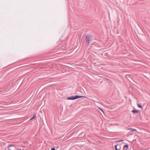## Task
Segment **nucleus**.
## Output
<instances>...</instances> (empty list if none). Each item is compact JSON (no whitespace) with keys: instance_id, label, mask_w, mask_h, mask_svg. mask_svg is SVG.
<instances>
[{"instance_id":"nucleus-1","label":"nucleus","mask_w":150,"mask_h":150,"mask_svg":"<svg viewBox=\"0 0 150 150\" xmlns=\"http://www.w3.org/2000/svg\"><path fill=\"white\" fill-rule=\"evenodd\" d=\"M92 38V36L91 35H87L86 37V42L87 43L88 45L90 42Z\"/></svg>"},{"instance_id":"nucleus-2","label":"nucleus","mask_w":150,"mask_h":150,"mask_svg":"<svg viewBox=\"0 0 150 150\" xmlns=\"http://www.w3.org/2000/svg\"><path fill=\"white\" fill-rule=\"evenodd\" d=\"M11 147H12V150H18V148L17 146H15L13 145H9L8 146V148Z\"/></svg>"},{"instance_id":"nucleus-3","label":"nucleus","mask_w":150,"mask_h":150,"mask_svg":"<svg viewBox=\"0 0 150 150\" xmlns=\"http://www.w3.org/2000/svg\"><path fill=\"white\" fill-rule=\"evenodd\" d=\"M115 150H121V146L119 144H117L115 146Z\"/></svg>"},{"instance_id":"nucleus-4","label":"nucleus","mask_w":150,"mask_h":150,"mask_svg":"<svg viewBox=\"0 0 150 150\" xmlns=\"http://www.w3.org/2000/svg\"><path fill=\"white\" fill-rule=\"evenodd\" d=\"M67 100H75L76 99V98L75 96H72L71 97H69L67 98Z\"/></svg>"},{"instance_id":"nucleus-5","label":"nucleus","mask_w":150,"mask_h":150,"mask_svg":"<svg viewBox=\"0 0 150 150\" xmlns=\"http://www.w3.org/2000/svg\"><path fill=\"white\" fill-rule=\"evenodd\" d=\"M128 149V146L127 145H125L124 146L123 150H127Z\"/></svg>"},{"instance_id":"nucleus-6","label":"nucleus","mask_w":150,"mask_h":150,"mask_svg":"<svg viewBox=\"0 0 150 150\" xmlns=\"http://www.w3.org/2000/svg\"><path fill=\"white\" fill-rule=\"evenodd\" d=\"M132 112L133 113H140V111L137 110H133L132 111Z\"/></svg>"},{"instance_id":"nucleus-7","label":"nucleus","mask_w":150,"mask_h":150,"mask_svg":"<svg viewBox=\"0 0 150 150\" xmlns=\"http://www.w3.org/2000/svg\"><path fill=\"white\" fill-rule=\"evenodd\" d=\"M76 99H77L79 98H81L82 97H85L84 96H79V95H76L75 96Z\"/></svg>"},{"instance_id":"nucleus-8","label":"nucleus","mask_w":150,"mask_h":150,"mask_svg":"<svg viewBox=\"0 0 150 150\" xmlns=\"http://www.w3.org/2000/svg\"><path fill=\"white\" fill-rule=\"evenodd\" d=\"M127 130H131L132 131H134L136 130V129L132 128H129Z\"/></svg>"},{"instance_id":"nucleus-9","label":"nucleus","mask_w":150,"mask_h":150,"mask_svg":"<svg viewBox=\"0 0 150 150\" xmlns=\"http://www.w3.org/2000/svg\"><path fill=\"white\" fill-rule=\"evenodd\" d=\"M137 106L139 108H142V106L140 105V104H137Z\"/></svg>"},{"instance_id":"nucleus-10","label":"nucleus","mask_w":150,"mask_h":150,"mask_svg":"<svg viewBox=\"0 0 150 150\" xmlns=\"http://www.w3.org/2000/svg\"><path fill=\"white\" fill-rule=\"evenodd\" d=\"M36 117V116L35 115H34L30 119V120H31L32 119H34Z\"/></svg>"},{"instance_id":"nucleus-11","label":"nucleus","mask_w":150,"mask_h":150,"mask_svg":"<svg viewBox=\"0 0 150 150\" xmlns=\"http://www.w3.org/2000/svg\"><path fill=\"white\" fill-rule=\"evenodd\" d=\"M51 150H55V148H51Z\"/></svg>"},{"instance_id":"nucleus-12","label":"nucleus","mask_w":150,"mask_h":150,"mask_svg":"<svg viewBox=\"0 0 150 150\" xmlns=\"http://www.w3.org/2000/svg\"><path fill=\"white\" fill-rule=\"evenodd\" d=\"M123 141V140H119L117 141L118 142H122Z\"/></svg>"},{"instance_id":"nucleus-13","label":"nucleus","mask_w":150,"mask_h":150,"mask_svg":"<svg viewBox=\"0 0 150 150\" xmlns=\"http://www.w3.org/2000/svg\"><path fill=\"white\" fill-rule=\"evenodd\" d=\"M100 110L101 111H102L103 112V110H102V109H100Z\"/></svg>"},{"instance_id":"nucleus-14","label":"nucleus","mask_w":150,"mask_h":150,"mask_svg":"<svg viewBox=\"0 0 150 150\" xmlns=\"http://www.w3.org/2000/svg\"><path fill=\"white\" fill-rule=\"evenodd\" d=\"M18 150H21V149H18Z\"/></svg>"}]
</instances>
